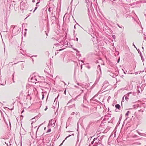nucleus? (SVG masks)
I'll return each instance as SVG.
<instances>
[{
	"label": "nucleus",
	"instance_id": "1",
	"mask_svg": "<svg viewBox=\"0 0 146 146\" xmlns=\"http://www.w3.org/2000/svg\"><path fill=\"white\" fill-rule=\"evenodd\" d=\"M55 45L56 46H58L59 45L61 46L63 45V46H65V47H70L71 46L70 44H68V42L66 41H64V42L63 41H62L60 42L59 43H58L57 44H56Z\"/></svg>",
	"mask_w": 146,
	"mask_h": 146
},
{
	"label": "nucleus",
	"instance_id": "2",
	"mask_svg": "<svg viewBox=\"0 0 146 146\" xmlns=\"http://www.w3.org/2000/svg\"><path fill=\"white\" fill-rule=\"evenodd\" d=\"M21 10H22L23 12L24 10H26L27 9V5L26 4L23 3L22 5L21 4L20 6Z\"/></svg>",
	"mask_w": 146,
	"mask_h": 146
},
{
	"label": "nucleus",
	"instance_id": "3",
	"mask_svg": "<svg viewBox=\"0 0 146 146\" xmlns=\"http://www.w3.org/2000/svg\"><path fill=\"white\" fill-rule=\"evenodd\" d=\"M109 83L107 81H105L103 83V85L102 86V89H104L108 86Z\"/></svg>",
	"mask_w": 146,
	"mask_h": 146
},
{
	"label": "nucleus",
	"instance_id": "4",
	"mask_svg": "<svg viewBox=\"0 0 146 146\" xmlns=\"http://www.w3.org/2000/svg\"><path fill=\"white\" fill-rule=\"evenodd\" d=\"M55 121H54V120L51 119L49 121L48 125L54 127L55 125Z\"/></svg>",
	"mask_w": 146,
	"mask_h": 146
},
{
	"label": "nucleus",
	"instance_id": "5",
	"mask_svg": "<svg viewBox=\"0 0 146 146\" xmlns=\"http://www.w3.org/2000/svg\"><path fill=\"white\" fill-rule=\"evenodd\" d=\"M65 17H66V18H74V17L72 15H71L70 14H69L68 13H66L64 15V16L63 18H64Z\"/></svg>",
	"mask_w": 146,
	"mask_h": 146
},
{
	"label": "nucleus",
	"instance_id": "6",
	"mask_svg": "<svg viewBox=\"0 0 146 146\" xmlns=\"http://www.w3.org/2000/svg\"><path fill=\"white\" fill-rule=\"evenodd\" d=\"M52 5L49 7L48 9V11L50 12H51V13L52 12V11H53L54 8L55 7L53 4H52Z\"/></svg>",
	"mask_w": 146,
	"mask_h": 146
},
{
	"label": "nucleus",
	"instance_id": "7",
	"mask_svg": "<svg viewBox=\"0 0 146 146\" xmlns=\"http://www.w3.org/2000/svg\"><path fill=\"white\" fill-rule=\"evenodd\" d=\"M94 144L93 145V146H100V143H99L98 140H97V139H96V140H95L94 142Z\"/></svg>",
	"mask_w": 146,
	"mask_h": 146
},
{
	"label": "nucleus",
	"instance_id": "8",
	"mask_svg": "<svg viewBox=\"0 0 146 146\" xmlns=\"http://www.w3.org/2000/svg\"><path fill=\"white\" fill-rule=\"evenodd\" d=\"M75 108V104H73L72 105H69L68 106V109L69 110H70L72 108Z\"/></svg>",
	"mask_w": 146,
	"mask_h": 146
},
{
	"label": "nucleus",
	"instance_id": "9",
	"mask_svg": "<svg viewBox=\"0 0 146 146\" xmlns=\"http://www.w3.org/2000/svg\"><path fill=\"white\" fill-rule=\"evenodd\" d=\"M37 80L35 77H32L31 80V82H36L35 81H36Z\"/></svg>",
	"mask_w": 146,
	"mask_h": 146
},
{
	"label": "nucleus",
	"instance_id": "10",
	"mask_svg": "<svg viewBox=\"0 0 146 146\" xmlns=\"http://www.w3.org/2000/svg\"><path fill=\"white\" fill-rule=\"evenodd\" d=\"M88 33L90 34L91 35L92 34V33L93 32V29L91 27H90V28L88 29Z\"/></svg>",
	"mask_w": 146,
	"mask_h": 146
},
{
	"label": "nucleus",
	"instance_id": "11",
	"mask_svg": "<svg viewBox=\"0 0 146 146\" xmlns=\"http://www.w3.org/2000/svg\"><path fill=\"white\" fill-rule=\"evenodd\" d=\"M73 1H74L75 4H76V5L77 4H78L79 3V0H72V1L71 2V3Z\"/></svg>",
	"mask_w": 146,
	"mask_h": 146
},
{
	"label": "nucleus",
	"instance_id": "12",
	"mask_svg": "<svg viewBox=\"0 0 146 146\" xmlns=\"http://www.w3.org/2000/svg\"><path fill=\"white\" fill-rule=\"evenodd\" d=\"M115 108L119 110L120 108V106L119 104H116L115 106Z\"/></svg>",
	"mask_w": 146,
	"mask_h": 146
},
{
	"label": "nucleus",
	"instance_id": "13",
	"mask_svg": "<svg viewBox=\"0 0 146 146\" xmlns=\"http://www.w3.org/2000/svg\"><path fill=\"white\" fill-rule=\"evenodd\" d=\"M26 99H28L29 100H31V97L30 96V95L29 94L27 95Z\"/></svg>",
	"mask_w": 146,
	"mask_h": 146
},
{
	"label": "nucleus",
	"instance_id": "14",
	"mask_svg": "<svg viewBox=\"0 0 146 146\" xmlns=\"http://www.w3.org/2000/svg\"><path fill=\"white\" fill-rule=\"evenodd\" d=\"M83 102L84 103H85L86 104H88L89 103L87 101V99H84Z\"/></svg>",
	"mask_w": 146,
	"mask_h": 146
},
{
	"label": "nucleus",
	"instance_id": "15",
	"mask_svg": "<svg viewBox=\"0 0 146 146\" xmlns=\"http://www.w3.org/2000/svg\"><path fill=\"white\" fill-rule=\"evenodd\" d=\"M98 137L97 138H95L91 142V143L92 144H94V142L95 141V140H96V139H98Z\"/></svg>",
	"mask_w": 146,
	"mask_h": 146
},
{
	"label": "nucleus",
	"instance_id": "16",
	"mask_svg": "<svg viewBox=\"0 0 146 146\" xmlns=\"http://www.w3.org/2000/svg\"><path fill=\"white\" fill-rule=\"evenodd\" d=\"M92 121L90 122L88 125L87 128H89L90 126V125H91L92 124Z\"/></svg>",
	"mask_w": 146,
	"mask_h": 146
},
{
	"label": "nucleus",
	"instance_id": "17",
	"mask_svg": "<svg viewBox=\"0 0 146 146\" xmlns=\"http://www.w3.org/2000/svg\"><path fill=\"white\" fill-rule=\"evenodd\" d=\"M97 69H98V70H99L100 71V73L101 74V68H100V66L99 65L98 66V67H97Z\"/></svg>",
	"mask_w": 146,
	"mask_h": 146
},
{
	"label": "nucleus",
	"instance_id": "18",
	"mask_svg": "<svg viewBox=\"0 0 146 146\" xmlns=\"http://www.w3.org/2000/svg\"><path fill=\"white\" fill-rule=\"evenodd\" d=\"M104 136L102 135L101 136L100 138H99V136H98V140H99V141H100V140L103 139V138H104Z\"/></svg>",
	"mask_w": 146,
	"mask_h": 146
},
{
	"label": "nucleus",
	"instance_id": "19",
	"mask_svg": "<svg viewBox=\"0 0 146 146\" xmlns=\"http://www.w3.org/2000/svg\"><path fill=\"white\" fill-rule=\"evenodd\" d=\"M78 113H79L77 112H73L71 113V115H74L75 114L76 115H77L78 114Z\"/></svg>",
	"mask_w": 146,
	"mask_h": 146
},
{
	"label": "nucleus",
	"instance_id": "20",
	"mask_svg": "<svg viewBox=\"0 0 146 146\" xmlns=\"http://www.w3.org/2000/svg\"><path fill=\"white\" fill-rule=\"evenodd\" d=\"M87 94H85L84 96V97H83L84 99H87Z\"/></svg>",
	"mask_w": 146,
	"mask_h": 146
},
{
	"label": "nucleus",
	"instance_id": "21",
	"mask_svg": "<svg viewBox=\"0 0 146 146\" xmlns=\"http://www.w3.org/2000/svg\"><path fill=\"white\" fill-rule=\"evenodd\" d=\"M124 82H123L124 83H128V81L127 80V79L126 78H125V79H124Z\"/></svg>",
	"mask_w": 146,
	"mask_h": 146
},
{
	"label": "nucleus",
	"instance_id": "22",
	"mask_svg": "<svg viewBox=\"0 0 146 146\" xmlns=\"http://www.w3.org/2000/svg\"><path fill=\"white\" fill-rule=\"evenodd\" d=\"M134 19V20L135 21H136L137 22V23L138 24H139V23L140 22L139 20V19Z\"/></svg>",
	"mask_w": 146,
	"mask_h": 146
},
{
	"label": "nucleus",
	"instance_id": "23",
	"mask_svg": "<svg viewBox=\"0 0 146 146\" xmlns=\"http://www.w3.org/2000/svg\"><path fill=\"white\" fill-rule=\"evenodd\" d=\"M124 98L125 97V100L127 101L128 100V98L127 97L126 95H125L124 96Z\"/></svg>",
	"mask_w": 146,
	"mask_h": 146
},
{
	"label": "nucleus",
	"instance_id": "24",
	"mask_svg": "<svg viewBox=\"0 0 146 146\" xmlns=\"http://www.w3.org/2000/svg\"><path fill=\"white\" fill-rule=\"evenodd\" d=\"M38 116H36L34 117V118H33L32 119V120H33L34 119H37L38 117Z\"/></svg>",
	"mask_w": 146,
	"mask_h": 146
},
{
	"label": "nucleus",
	"instance_id": "25",
	"mask_svg": "<svg viewBox=\"0 0 146 146\" xmlns=\"http://www.w3.org/2000/svg\"><path fill=\"white\" fill-rule=\"evenodd\" d=\"M137 132L138 133V134H139V135H141V136H143L144 135V134L140 133L138 131Z\"/></svg>",
	"mask_w": 146,
	"mask_h": 146
},
{
	"label": "nucleus",
	"instance_id": "26",
	"mask_svg": "<svg viewBox=\"0 0 146 146\" xmlns=\"http://www.w3.org/2000/svg\"><path fill=\"white\" fill-rule=\"evenodd\" d=\"M130 111H128L127 113L125 114V115L126 116H127L128 115L129 113H130Z\"/></svg>",
	"mask_w": 146,
	"mask_h": 146
},
{
	"label": "nucleus",
	"instance_id": "27",
	"mask_svg": "<svg viewBox=\"0 0 146 146\" xmlns=\"http://www.w3.org/2000/svg\"><path fill=\"white\" fill-rule=\"evenodd\" d=\"M72 101V100H70L69 102H68V103L67 104V105L69 104L70 103H71Z\"/></svg>",
	"mask_w": 146,
	"mask_h": 146
},
{
	"label": "nucleus",
	"instance_id": "28",
	"mask_svg": "<svg viewBox=\"0 0 146 146\" xmlns=\"http://www.w3.org/2000/svg\"><path fill=\"white\" fill-rule=\"evenodd\" d=\"M98 81V80L97 81V80H96V81L95 82L94 84L92 86V87H93V86H95V85H94L95 84H96L97 83V82Z\"/></svg>",
	"mask_w": 146,
	"mask_h": 146
},
{
	"label": "nucleus",
	"instance_id": "29",
	"mask_svg": "<svg viewBox=\"0 0 146 146\" xmlns=\"http://www.w3.org/2000/svg\"><path fill=\"white\" fill-rule=\"evenodd\" d=\"M89 2V0H86V3L88 4V3Z\"/></svg>",
	"mask_w": 146,
	"mask_h": 146
},
{
	"label": "nucleus",
	"instance_id": "30",
	"mask_svg": "<svg viewBox=\"0 0 146 146\" xmlns=\"http://www.w3.org/2000/svg\"><path fill=\"white\" fill-rule=\"evenodd\" d=\"M141 60H142V61H144V58L143 56L142 55H141Z\"/></svg>",
	"mask_w": 146,
	"mask_h": 146
},
{
	"label": "nucleus",
	"instance_id": "31",
	"mask_svg": "<svg viewBox=\"0 0 146 146\" xmlns=\"http://www.w3.org/2000/svg\"><path fill=\"white\" fill-rule=\"evenodd\" d=\"M139 53L140 54V56H141V55H142L141 53V52H140L139 50V51H138Z\"/></svg>",
	"mask_w": 146,
	"mask_h": 146
},
{
	"label": "nucleus",
	"instance_id": "32",
	"mask_svg": "<svg viewBox=\"0 0 146 146\" xmlns=\"http://www.w3.org/2000/svg\"><path fill=\"white\" fill-rule=\"evenodd\" d=\"M25 31L26 32H25V33H24V36H25V35H26V31L27 30V29H25Z\"/></svg>",
	"mask_w": 146,
	"mask_h": 146
},
{
	"label": "nucleus",
	"instance_id": "33",
	"mask_svg": "<svg viewBox=\"0 0 146 146\" xmlns=\"http://www.w3.org/2000/svg\"><path fill=\"white\" fill-rule=\"evenodd\" d=\"M51 131V129H49L47 131V132H49Z\"/></svg>",
	"mask_w": 146,
	"mask_h": 146
},
{
	"label": "nucleus",
	"instance_id": "34",
	"mask_svg": "<svg viewBox=\"0 0 146 146\" xmlns=\"http://www.w3.org/2000/svg\"><path fill=\"white\" fill-rule=\"evenodd\" d=\"M137 88H138V90H137V92H138L139 93H140V91L139 90V86H137Z\"/></svg>",
	"mask_w": 146,
	"mask_h": 146
},
{
	"label": "nucleus",
	"instance_id": "35",
	"mask_svg": "<svg viewBox=\"0 0 146 146\" xmlns=\"http://www.w3.org/2000/svg\"><path fill=\"white\" fill-rule=\"evenodd\" d=\"M139 111L143 112L144 111V110L143 109H140V110H139Z\"/></svg>",
	"mask_w": 146,
	"mask_h": 146
},
{
	"label": "nucleus",
	"instance_id": "36",
	"mask_svg": "<svg viewBox=\"0 0 146 146\" xmlns=\"http://www.w3.org/2000/svg\"><path fill=\"white\" fill-rule=\"evenodd\" d=\"M82 106L84 107L85 108H88L87 106H85V105H84V104H83L82 105Z\"/></svg>",
	"mask_w": 146,
	"mask_h": 146
},
{
	"label": "nucleus",
	"instance_id": "37",
	"mask_svg": "<svg viewBox=\"0 0 146 146\" xmlns=\"http://www.w3.org/2000/svg\"><path fill=\"white\" fill-rule=\"evenodd\" d=\"M133 107H134V108H136L137 107V105H133Z\"/></svg>",
	"mask_w": 146,
	"mask_h": 146
},
{
	"label": "nucleus",
	"instance_id": "38",
	"mask_svg": "<svg viewBox=\"0 0 146 146\" xmlns=\"http://www.w3.org/2000/svg\"><path fill=\"white\" fill-rule=\"evenodd\" d=\"M22 66H21V68L22 70H23V68H24V67L23 65V64H22Z\"/></svg>",
	"mask_w": 146,
	"mask_h": 146
},
{
	"label": "nucleus",
	"instance_id": "39",
	"mask_svg": "<svg viewBox=\"0 0 146 146\" xmlns=\"http://www.w3.org/2000/svg\"><path fill=\"white\" fill-rule=\"evenodd\" d=\"M93 34V35H92V34L91 35V36H92L94 38L95 35L94 34Z\"/></svg>",
	"mask_w": 146,
	"mask_h": 146
},
{
	"label": "nucleus",
	"instance_id": "40",
	"mask_svg": "<svg viewBox=\"0 0 146 146\" xmlns=\"http://www.w3.org/2000/svg\"><path fill=\"white\" fill-rule=\"evenodd\" d=\"M74 87L76 88H80V87H78V86H77L76 85L74 86Z\"/></svg>",
	"mask_w": 146,
	"mask_h": 146
},
{
	"label": "nucleus",
	"instance_id": "41",
	"mask_svg": "<svg viewBox=\"0 0 146 146\" xmlns=\"http://www.w3.org/2000/svg\"><path fill=\"white\" fill-rule=\"evenodd\" d=\"M40 2H39V1L37 2L36 3V6L38 5V3H40Z\"/></svg>",
	"mask_w": 146,
	"mask_h": 146
},
{
	"label": "nucleus",
	"instance_id": "42",
	"mask_svg": "<svg viewBox=\"0 0 146 146\" xmlns=\"http://www.w3.org/2000/svg\"><path fill=\"white\" fill-rule=\"evenodd\" d=\"M94 97H93L90 100V101L91 102H92V101L94 99Z\"/></svg>",
	"mask_w": 146,
	"mask_h": 146
},
{
	"label": "nucleus",
	"instance_id": "43",
	"mask_svg": "<svg viewBox=\"0 0 146 146\" xmlns=\"http://www.w3.org/2000/svg\"><path fill=\"white\" fill-rule=\"evenodd\" d=\"M37 8V7H36L35 8V10H34V11H33V12H34L35 11V10H36Z\"/></svg>",
	"mask_w": 146,
	"mask_h": 146
},
{
	"label": "nucleus",
	"instance_id": "44",
	"mask_svg": "<svg viewBox=\"0 0 146 146\" xmlns=\"http://www.w3.org/2000/svg\"><path fill=\"white\" fill-rule=\"evenodd\" d=\"M77 84L79 86H81V84H79V83H77Z\"/></svg>",
	"mask_w": 146,
	"mask_h": 146
},
{
	"label": "nucleus",
	"instance_id": "45",
	"mask_svg": "<svg viewBox=\"0 0 146 146\" xmlns=\"http://www.w3.org/2000/svg\"><path fill=\"white\" fill-rule=\"evenodd\" d=\"M75 40H76V41H78V39L77 38H76L75 39H74Z\"/></svg>",
	"mask_w": 146,
	"mask_h": 146
},
{
	"label": "nucleus",
	"instance_id": "46",
	"mask_svg": "<svg viewBox=\"0 0 146 146\" xmlns=\"http://www.w3.org/2000/svg\"><path fill=\"white\" fill-rule=\"evenodd\" d=\"M142 2L144 3H146V0H143L142 1Z\"/></svg>",
	"mask_w": 146,
	"mask_h": 146
},
{
	"label": "nucleus",
	"instance_id": "47",
	"mask_svg": "<svg viewBox=\"0 0 146 146\" xmlns=\"http://www.w3.org/2000/svg\"><path fill=\"white\" fill-rule=\"evenodd\" d=\"M71 135H69V136H68L66 138H65V139H66L68 137H70Z\"/></svg>",
	"mask_w": 146,
	"mask_h": 146
},
{
	"label": "nucleus",
	"instance_id": "48",
	"mask_svg": "<svg viewBox=\"0 0 146 146\" xmlns=\"http://www.w3.org/2000/svg\"><path fill=\"white\" fill-rule=\"evenodd\" d=\"M14 75V74H13V75H12V76H13V82H14V80H13Z\"/></svg>",
	"mask_w": 146,
	"mask_h": 146
},
{
	"label": "nucleus",
	"instance_id": "49",
	"mask_svg": "<svg viewBox=\"0 0 146 146\" xmlns=\"http://www.w3.org/2000/svg\"><path fill=\"white\" fill-rule=\"evenodd\" d=\"M42 100H43L44 98V94H43V93L42 94Z\"/></svg>",
	"mask_w": 146,
	"mask_h": 146
},
{
	"label": "nucleus",
	"instance_id": "50",
	"mask_svg": "<svg viewBox=\"0 0 146 146\" xmlns=\"http://www.w3.org/2000/svg\"><path fill=\"white\" fill-rule=\"evenodd\" d=\"M136 143H137V145H141V143H138V142Z\"/></svg>",
	"mask_w": 146,
	"mask_h": 146
},
{
	"label": "nucleus",
	"instance_id": "51",
	"mask_svg": "<svg viewBox=\"0 0 146 146\" xmlns=\"http://www.w3.org/2000/svg\"><path fill=\"white\" fill-rule=\"evenodd\" d=\"M39 127H40V126H39V127L37 128V130H36V133H37V131H38V128H39Z\"/></svg>",
	"mask_w": 146,
	"mask_h": 146
},
{
	"label": "nucleus",
	"instance_id": "52",
	"mask_svg": "<svg viewBox=\"0 0 146 146\" xmlns=\"http://www.w3.org/2000/svg\"><path fill=\"white\" fill-rule=\"evenodd\" d=\"M64 141H65V140H64L62 142V143L60 144V145H61L63 144V142H64Z\"/></svg>",
	"mask_w": 146,
	"mask_h": 146
},
{
	"label": "nucleus",
	"instance_id": "53",
	"mask_svg": "<svg viewBox=\"0 0 146 146\" xmlns=\"http://www.w3.org/2000/svg\"><path fill=\"white\" fill-rule=\"evenodd\" d=\"M112 37H113L114 38H115V35H113L112 36Z\"/></svg>",
	"mask_w": 146,
	"mask_h": 146
},
{
	"label": "nucleus",
	"instance_id": "54",
	"mask_svg": "<svg viewBox=\"0 0 146 146\" xmlns=\"http://www.w3.org/2000/svg\"><path fill=\"white\" fill-rule=\"evenodd\" d=\"M77 56H81V54H78L77 55Z\"/></svg>",
	"mask_w": 146,
	"mask_h": 146
},
{
	"label": "nucleus",
	"instance_id": "55",
	"mask_svg": "<svg viewBox=\"0 0 146 146\" xmlns=\"http://www.w3.org/2000/svg\"><path fill=\"white\" fill-rule=\"evenodd\" d=\"M82 65H83V64H81V69H82Z\"/></svg>",
	"mask_w": 146,
	"mask_h": 146
},
{
	"label": "nucleus",
	"instance_id": "56",
	"mask_svg": "<svg viewBox=\"0 0 146 146\" xmlns=\"http://www.w3.org/2000/svg\"><path fill=\"white\" fill-rule=\"evenodd\" d=\"M124 101V97H123L122 98V102H123Z\"/></svg>",
	"mask_w": 146,
	"mask_h": 146
},
{
	"label": "nucleus",
	"instance_id": "57",
	"mask_svg": "<svg viewBox=\"0 0 146 146\" xmlns=\"http://www.w3.org/2000/svg\"><path fill=\"white\" fill-rule=\"evenodd\" d=\"M47 109V106H46V108L44 109V110L46 111Z\"/></svg>",
	"mask_w": 146,
	"mask_h": 146
},
{
	"label": "nucleus",
	"instance_id": "58",
	"mask_svg": "<svg viewBox=\"0 0 146 146\" xmlns=\"http://www.w3.org/2000/svg\"><path fill=\"white\" fill-rule=\"evenodd\" d=\"M137 136H138L137 135H135L134 136V137H137Z\"/></svg>",
	"mask_w": 146,
	"mask_h": 146
},
{
	"label": "nucleus",
	"instance_id": "59",
	"mask_svg": "<svg viewBox=\"0 0 146 146\" xmlns=\"http://www.w3.org/2000/svg\"><path fill=\"white\" fill-rule=\"evenodd\" d=\"M35 0H33L32 1V2H35Z\"/></svg>",
	"mask_w": 146,
	"mask_h": 146
},
{
	"label": "nucleus",
	"instance_id": "60",
	"mask_svg": "<svg viewBox=\"0 0 146 146\" xmlns=\"http://www.w3.org/2000/svg\"><path fill=\"white\" fill-rule=\"evenodd\" d=\"M118 25V27H119L120 28H122V27H120V26H119L118 25Z\"/></svg>",
	"mask_w": 146,
	"mask_h": 146
},
{
	"label": "nucleus",
	"instance_id": "61",
	"mask_svg": "<svg viewBox=\"0 0 146 146\" xmlns=\"http://www.w3.org/2000/svg\"><path fill=\"white\" fill-rule=\"evenodd\" d=\"M5 84H1V85H5Z\"/></svg>",
	"mask_w": 146,
	"mask_h": 146
},
{
	"label": "nucleus",
	"instance_id": "62",
	"mask_svg": "<svg viewBox=\"0 0 146 146\" xmlns=\"http://www.w3.org/2000/svg\"><path fill=\"white\" fill-rule=\"evenodd\" d=\"M76 52H79V51H78V50H76Z\"/></svg>",
	"mask_w": 146,
	"mask_h": 146
},
{
	"label": "nucleus",
	"instance_id": "63",
	"mask_svg": "<svg viewBox=\"0 0 146 146\" xmlns=\"http://www.w3.org/2000/svg\"><path fill=\"white\" fill-rule=\"evenodd\" d=\"M142 49H143V50H144V48L143 46H142Z\"/></svg>",
	"mask_w": 146,
	"mask_h": 146
},
{
	"label": "nucleus",
	"instance_id": "64",
	"mask_svg": "<svg viewBox=\"0 0 146 146\" xmlns=\"http://www.w3.org/2000/svg\"><path fill=\"white\" fill-rule=\"evenodd\" d=\"M119 59H118V60H117L118 63L119 62Z\"/></svg>",
	"mask_w": 146,
	"mask_h": 146
}]
</instances>
